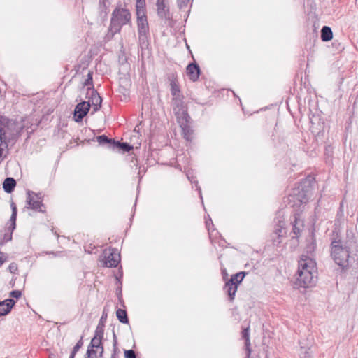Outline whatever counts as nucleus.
Segmentation results:
<instances>
[{
  "instance_id": "1",
  "label": "nucleus",
  "mask_w": 358,
  "mask_h": 358,
  "mask_svg": "<svg viewBox=\"0 0 358 358\" xmlns=\"http://www.w3.org/2000/svg\"><path fill=\"white\" fill-rule=\"evenodd\" d=\"M296 285L303 288L311 287L317 282L316 262L310 257L302 255L299 260Z\"/></svg>"
},
{
  "instance_id": "2",
  "label": "nucleus",
  "mask_w": 358,
  "mask_h": 358,
  "mask_svg": "<svg viewBox=\"0 0 358 358\" xmlns=\"http://www.w3.org/2000/svg\"><path fill=\"white\" fill-rule=\"evenodd\" d=\"M131 22V14L125 8L117 6L113 11L110 18V27L106 36V40L112 39L114 35L121 31L122 26Z\"/></svg>"
},
{
  "instance_id": "3",
  "label": "nucleus",
  "mask_w": 358,
  "mask_h": 358,
  "mask_svg": "<svg viewBox=\"0 0 358 358\" xmlns=\"http://www.w3.org/2000/svg\"><path fill=\"white\" fill-rule=\"evenodd\" d=\"M349 245L344 244L341 240H333L331 243V257L336 264L342 268L348 266L349 257L351 252Z\"/></svg>"
},
{
  "instance_id": "4",
  "label": "nucleus",
  "mask_w": 358,
  "mask_h": 358,
  "mask_svg": "<svg viewBox=\"0 0 358 358\" xmlns=\"http://www.w3.org/2000/svg\"><path fill=\"white\" fill-rule=\"evenodd\" d=\"M102 264L106 267H116L120 262V253L116 248H108L103 252Z\"/></svg>"
},
{
  "instance_id": "5",
  "label": "nucleus",
  "mask_w": 358,
  "mask_h": 358,
  "mask_svg": "<svg viewBox=\"0 0 358 358\" xmlns=\"http://www.w3.org/2000/svg\"><path fill=\"white\" fill-rule=\"evenodd\" d=\"M136 24L139 41L144 43L149 34L147 14L136 15Z\"/></svg>"
},
{
  "instance_id": "6",
  "label": "nucleus",
  "mask_w": 358,
  "mask_h": 358,
  "mask_svg": "<svg viewBox=\"0 0 358 358\" xmlns=\"http://www.w3.org/2000/svg\"><path fill=\"white\" fill-rule=\"evenodd\" d=\"M27 208H30L38 212H45V210L43 209V204L42 203V196L41 194H36L32 191H28L27 196Z\"/></svg>"
},
{
  "instance_id": "7",
  "label": "nucleus",
  "mask_w": 358,
  "mask_h": 358,
  "mask_svg": "<svg viewBox=\"0 0 358 358\" xmlns=\"http://www.w3.org/2000/svg\"><path fill=\"white\" fill-rule=\"evenodd\" d=\"M172 106L177 120L189 116L183 99L172 100Z\"/></svg>"
},
{
  "instance_id": "8",
  "label": "nucleus",
  "mask_w": 358,
  "mask_h": 358,
  "mask_svg": "<svg viewBox=\"0 0 358 358\" xmlns=\"http://www.w3.org/2000/svg\"><path fill=\"white\" fill-rule=\"evenodd\" d=\"M90 104L89 102L83 101L79 103L74 110V120L76 122H80L90 110Z\"/></svg>"
},
{
  "instance_id": "9",
  "label": "nucleus",
  "mask_w": 358,
  "mask_h": 358,
  "mask_svg": "<svg viewBox=\"0 0 358 358\" xmlns=\"http://www.w3.org/2000/svg\"><path fill=\"white\" fill-rule=\"evenodd\" d=\"M189 116L183 118L179 117V119L177 120L182 130L183 136L187 141H192L193 134V130L189 125Z\"/></svg>"
},
{
  "instance_id": "10",
  "label": "nucleus",
  "mask_w": 358,
  "mask_h": 358,
  "mask_svg": "<svg viewBox=\"0 0 358 358\" xmlns=\"http://www.w3.org/2000/svg\"><path fill=\"white\" fill-rule=\"evenodd\" d=\"M292 233L294 234L293 238H299L304 228L303 220L301 218L300 213H295L294 215V220L292 222Z\"/></svg>"
},
{
  "instance_id": "11",
  "label": "nucleus",
  "mask_w": 358,
  "mask_h": 358,
  "mask_svg": "<svg viewBox=\"0 0 358 358\" xmlns=\"http://www.w3.org/2000/svg\"><path fill=\"white\" fill-rule=\"evenodd\" d=\"M94 348H96V350L100 349V355H102V353L103 352L102 339L98 338L96 337L92 338L87 352L89 358H93L94 356L96 357V351L94 350Z\"/></svg>"
},
{
  "instance_id": "12",
  "label": "nucleus",
  "mask_w": 358,
  "mask_h": 358,
  "mask_svg": "<svg viewBox=\"0 0 358 358\" xmlns=\"http://www.w3.org/2000/svg\"><path fill=\"white\" fill-rule=\"evenodd\" d=\"M157 13L160 18L168 20L170 18L169 8L165 3V0H157Z\"/></svg>"
},
{
  "instance_id": "13",
  "label": "nucleus",
  "mask_w": 358,
  "mask_h": 358,
  "mask_svg": "<svg viewBox=\"0 0 358 358\" xmlns=\"http://www.w3.org/2000/svg\"><path fill=\"white\" fill-rule=\"evenodd\" d=\"M186 73L189 80L193 82L196 81L200 75V69L197 64L191 63L186 68Z\"/></svg>"
},
{
  "instance_id": "14",
  "label": "nucleus",
  "mask_w": 358,
  "mask_h": 358,
  "mask_svg": "<svg viewBox=\"0 0 358 358\" xmlns=\"http://www.w3.org/2000/svg\"><path fill=\"white\" fill-rule=\"evenodd\" d=\"M238 286L236 282L228 280L224 287V292L228 294L230 301H233L237 292Z\"/></svg>"
},
{
  "instance_id": "15",
  "label": "nucleus",
  "mask_w": 358,
  "mask_h": 358,
  "mask_svg": "<svg viewBox=\"0 0 358 358\" xmlns=\"http://www.w3.org/2000/svg\"><path fill=\"white\" fill-rule=\"evenodd\" d=\"M14 305L15 301L10 299L0 302V316L7 315Z\"/></svg>"
},
{
  "instance_id": "16",
  "label": "nucleus",
  "mask_w": 358,
  "mask_h": 358,
  "mask_svg": "<svg viewBox=\"0 0 358 358\" xmlns=\"http://www.w3.org/2000/svg\"><path fill=\"white\" fill-rule=\"evenodd\" d=\"M242 338L245 339V350L247 352V358H249L251 354L250 341V327L245 328L242 331Z\"/></svg>"
},
{
  "instance_id": "17",
  "label": "nucleus",
  "mask_w": 358,
  "mask_h": 358,
  "mask_svg": "<svg viewBox=\"0 0 358 358\" xmlns=\"http://www.w3.org/2000/svg\"><path fill=\"white\" fill-rule=\"evenodd\" d=\"M91 102L93 106V113L98 111L101 108L102 99L97 93V92H92Z\"/></svg>"
},
{
  "instance_id": "18",
  "label": "nucleus",
  "mask_w": 358,
  "mask_h": 358,
  "mask_svg": "<svg viewBox=\"0 0 358 358\" xmlns=\"http://www.w3.org/2000/svg\"><path fill=\"white\" fill-rule=\"evenodd\" d=\"M273 233H274V236L282 235L283 237L285 236L287 231L285 229V222L283 219L278 220Z\"/></svg>"
},
{
  "instance_id": "19",
  "label": "nucleus",
  "mask_w": 358,
  "mask_h": 358,
  "mask_svg": "<svg viewBox=\"0 0 358 358\" xmlns=\"http://www.w3.org/2000/svg\"><path fill=\"white\" fill-rule=\"evenodd\" d=\"M16 185V181L13 178H7L3 183V188L7 193H11Z\"/></svg>"
},
{
  "instance_id": "20",
  "label": "nucleus",
  "mask_w": 358,
  "mask_h": 358,
  "mask_svg": "<svg viewBox=\"0 0 358 358\" xmlns=\"http://www.w3.org/2000/svg\"><path fill=\"white\" fill-rule=\"evenodd\" d=\"M344 244L352 248L356 243V236L352 229H347L346 240L343 241Z\"/></svg>"
},
{
  "instance_id": "21",
  "label": "nucleus",
  "mask_w": 358,
  "mask_h": 358,
  "mask_svg": "<svg viewBox=\"0 0 358 358\" xmlns=\"http://www.w3.org/2000/svg\"><path fill=\"white\" fill-rule=\"evenodd\" d=\"M333 38V33L329 27L324 26L321 29V39L322 41H329Z\"/></svg>"
},
{
  "instance_id": "22",
  "label": "nucleus",
  "mask_w": 358,
  "mask_h": 358,
  "mask_svg": "<svg viewBox=\"0 0 358 358\" xmlns=\"http://www.w3.org/2000/svg\"><path fill=\"white\" fill-rule=\"evenodd\" d=\"M169 80L170 82L171 93L180 91L177 80V76L176 74L172 73L170 75L169 77Z\"/></svg>"
},
{
  "instance_id": "23",
  "label": "nucleus",
  "mask_w": 358,
  "mask_h": 358,
  "mask_svg": "<svg viewBox=\"0 0 358 358\" xmlns=\"http://www.w3.org/2000/svg\"><path fill=\"white\" fill-rule=\"evenodd\" d=\"M146 7L145 0H136V15H145Z\"/></svg>"
},
{
  "instance_id": "24",
  "label": "nucleus",
  "mask_w": 358,
  "mask_h": 358,
  "mask_svg": "<svg viewBox=\"0 0 358 358\" xmlns=\"http://www.w3.org/2000/svg\"><path fill=\"white\" fill-rule=\"evenodd\" d=\"M116 316L121 323L127 324L129 322L126 310L121 308L117 309L116 311Z\"/></svg>"
},
{
  "instance_id": "25",
  "label": "nucleus",
  "mask_w": 358,
  "mask_h": 358,
  "mask_svg": "<svg viewBox=\"0 0 358 358\" xmlns=\"http://www.w3.org/2000/svg\"><path fill=\"white\" fill-rule=\"evenodd\" d=\"M113 143L115 145V147L122 150L124 152H129L131 149H133V146L130 145L127 143H120L119 141L115 142L113 141Z\"/></svg>"
},
{
  "instance_id": "26",
  "label": "nucleus",
  "mask_w": 358,
  "mask_h": 358,
  "mask_svg": "<svg viewBox=\"0 0 358 358\" xmlns=\"http://www.w3.org/2000/svg\"><path fill=\"white\" fill-rule=\"evenodd\" d=\"M104 327L105 324L99 323L96 328L94 337L103 339L104 334Z\"/></svg>"
},
{
  "instance_id": "27",
  "label": "nucleus",
  "mask_w": 358,
  "mask_h": 358,
  "mask_svg": "<svg viewBox=\"0 0 358 358\" xmlns=\"http://www.w3.org/2000/svg\"><path fill=\"white\" fill-rule=\"evenodd\" d=\"M245 277V272H239L235 275H231L229 280H232V282H236L237 285L242 282Z\"/></svg>"
},
{
  "instance_id": "28",
  "label": "nucleus",
  "mask_w": 358,
  "mask_h": 358,
  "mask_svg": "<svg viewBox=\"0 0 358 358\" xmlns=\"http://www.w3.org/2000/svg\"><path fill=\"white\" fill-rule=\"evenodd\" d=\"M296 199L301 204H306L308 201V198L303 192H299V194L296 196Z\"/></svg>"
},
{
  "instance_id": "29",
  "label": "nucleus",
  "mask_w": 358,
  "mask_h": 358,
  "mask_svg": "<svg viewBox=\"0 0 358 358\" xmlns=\"http://www.w3.org/2000/svg\"><path fill=\"white\" fill-rule=\"evenodd\" d=\"M299 356L301 358H311L309 348L301 347Z\"/></svg>"
},
{
  "instance_id": "30",
  "label": "nucleus",
  "mask_w": 358,
  "mask_h": 358,
  "mask_svg": "<svg viewBox=\"0 0 358 358\" xmlns=\"http://www.w3.org/2000/svg\"><path fill=\"white\" fill-rule=\"evenodd\" d=\"M83 337L77 342L76 345L73 347V349L69 357L71 358H74L76 352L80 350V348L83 346Z\"/></svg>"
},
{
  "instance_id": "31",
  "label": "nucleus",
  "mask_w": 358,
  "mask_h": 358,
  "mask_svg": "<svg viewBox=\"0 0 358 358\" xmlns=\"http://www.w3.org/2000/svg\"><path fill=\"white\" fill-rule=\"evenodd\" d=\"M271 238L273 243L275 245H278L282 243L283 236L282 235L274 236V233H272L271 235Z\"/></svg>"
},
{
  "instance_id": "32",
  "label": "nucleus",
  "mask_w": 358,
  "mask_h": 358,
  "mask_svg": "<svg viewBox=\"0 0 358 358\" xmlns=\"http://www.w3.org/2000/svg\"><path fill=\"white\" fill-rule=\"evenodd\" d=\"M97 141L100 143V144H104V143H113V141H114L112 139H109L105 135H101V136H99L97 137Z\"/></svg>"
},
{
  "instance_id": "33",
  "label": "nucleus",
  "mask_w": 358,
  "mask_h": 358,
  "mask_svg": "<svg viewBox=\"0 0 358 358\" xmlns=\"http://www.w3.org/2000/svg\"><path fill=\"white\" fill-rule=\"evenodd\" d=\"M124 357L125 358H136L135 351L133 350H124Z\"/></svg>"
},
{
  "instance_id": "34",
  "label": "nucleus",
  "mask_w": 358,
  "mask_h": 358,
  "mask_svg": "<svg viewBox=\"0 0 358 358\" xmlns=\"http://www.w3.org/2000/svg\"><path fill=\"white\" fill-rule=\"evenodd\" d=\"M15 227H16V222H8V230L10 232L8 239L12 238V234H13L14 229H15Z\"/></svg>"
},
{
  "instance_id": "35",
  "label": "nucleus",
  "mask_w": 358,
  "mask_h": 358,
  "mask_svg": "<svg viewBox=\"0 0 358 358\" xmlns=\"http://www.w3.org/2000/svg\"><path fill=\"white\" fill-rule=\"evenodd\" d=\"M190 0H177L178 6L180 9L186 8Z\"/></svg>"
},
{
  "instance_id": "36",
  "label": "nucleus",
  "mask_w": 358,
  "mask_h": 358,
  "mask_svg": "<svg viewBox=\"0 0 358 358\" xmlns=\"http://www.w3.org/2000/svg\"><path fill=\"white\" fill-rule=\"evenodd\" d=\"M83 85H84V86H89V85H92V72L88 73L87 78L85 80Z\"/></svg>"
},
{
  "instance_id": "37",
  "label": "nucleus",
  "mask_w": 358,
  "mask_h": 358,
  "mask_svg": "<svg viewBox=\"0 0 358 358\" xmlns=\"http://www.w3.org/2000/svg\"><path fill=\"white\" fill-rule=\"evenodd\" d=\"M171 95L173 96L172 100L180 99H183L184 98V96H183V95H182V94L181 93L180 91H178V92H172Z\"/></svg>"
},
{
  "instance_id": "38",
  "label": "nucleus",
  "mask_w": 358,
  "mask_h": 358,
  "mask_svg": "<svg viewBox=\"0 0 358 358\" xmlns=\"http://www.w3.org/2000/svg\"><path fill=\"white\" fill-rule=\"evenodd\" d=\"M17 264L13 262L8 266V270L11 273H15L17 271Z\"/></svg>"
},
{
  "instance_id": "39",
  "label": "nucleus",
  "mask_w": 358,
  "mask_h": 358,
  "mask_svg": "<svg viewBox=\"0 0 358 358\" xmlns=\"http://www.w3.org/2000/svg\"><path fill=\"white\" fill-rule=\"evenodd\" d=\"M10 296L18 299L21 296V292L19 290H13L10 294Z\"/></svg>"
},
{
  "instance_id": "40",
  "label": "nucleus",
  "mask_w": 358,
  "mask_h": 358,
  "mask_svg": "<svg viewBox=\"0 0 358 358\" xmlns=\"http://www.w3.org/2000/svg\"><path fill=\"white\" fill-rule=\"evenodd\" d=\"M7 260V257L2 252H0V267Z\"/></svg>"
},
{
  "instance_id": "41",
  "label": "nucleus",
  "mask_w": 358,
  "mask_h": 358,
  "mask_svg": "<svg viewBox=\"0 0 358 358\" xmlns=\"http://www.w3.org/2000/svg\"><path fill=\"white\" fill-rule=\"evenodd\" d=\"M106 319H107V313H106V311L104 310L99 323L105 324Z\"/></svg>"
},
{
  "instance_id": "42",
  "label": "nucleus",
  "mask_w": 358,
  "mask_h": 358,
  "mask_svg": "<svg viewBox=\"0 0 358 358\" xmlns=\"http://www.w3.org/2000/svg\"><path fill=\"white\" fill-rule=\"evenodd\" d=\"M10 206L12 208V214L17 215V207L15 204L13 202Z\"/></svg>"
},
{
  "instance_id": "43",
  "label": "nucleus",
  "mask_w": 358,
  "mask_h": 358,
  "mask_svg": "<svg viewBox=\"0 0 358 358\" xmlns=\"http://www.w3.org/2000/svg\"><path fill=\"white\" fill-rule=\"evenodd\" d=\"M10 206L12 208V214L17 215V207L15 204L13 202Z\"/></svg>"
},
{
  "instance_id": "44",
  "label": "nucleus",
  "mask_w": 358,
  "mask_h": 358,
  "mask_svg": "<svg viewBox=\"0 0 358 358\" xmlns=\"http://www.w3.org/2000/svg\"><path fill=\"white\" fill-rule=\"evenodd\" d=\"M17 215L11 214L9 222H16Z\"/></svg>"
},
{
  "instance_id": "45",
  "label": "nucleus",
  "mask_w": 358,
  "mask_h": 358,
  "mask_svg": "<svg viewBox=\"0 0 358 358\" xmlns=\"http://www.w3.org/2000/svg\"><path fill=\"white\" fill-rule=\"evenodd\" d=\"M8 238H9V234H5V238H6L7 240H9Z\"/></svg>"
},
{
  "instance_id": "46",
  "label": "nucleus",
  "mask_w": 358,
  "mask_h": 358,
  "mask_svg": "<svg viewBox=\"0 0 358 358\" xmlns=\"http://www.w3.org/2000/svg\"><path fill=\"white\" fill-rule=\"evenodd\" d=\"M198 190H199V194H200V197L202 198L201 193V188L198 187Z\"/></svg>"
},
{
  "instance_id": "47",
  "label": "nucleus",
  "mask_w": 358,
  "mask_h": 358,
  "mask_svg": "<svg viewBox=\"0 0 358 358\" xmlns=\"http://www.w3.org/2000/svg\"><path fill=\"white\" fill-rule=\"evenodd\" d=\"M222 273H223V275H224L226 276L227 275V273H226L225 270L222 271Z\"/></svg>"
},
{
  "instance_id": "48",
  "label": "nucleus",
  "mask_w": 358,
  "mask_h": 358,
  "mask_svg": "<svg viewBox=\"0 0 358 358\" xmlns=\"http://www.w3.org/2000/svg\"><path fill=\"white\" fill-rule=\"evenodd\" d=\"M111 358H117L115 354L112 355Z\"/></svg>"
},
{
  "instance_id": "49",
  "label": "nucleus",
  "mask_w": 358,
  "mask_h": 358,
  "mask_svg": "<svg viewBox=\"0 0 358 358\" xmlns=\"http://www.w3.org/2000/svg\"><path fill=\"white\" fill-rule=\"evenodd\" d=\"M1 93V90L0 89V94Z\"/></svg>"
},
{
  "instance_id": "50",
  "label": "nucleus",
  "mask_w": 358,
  "mask_h": 358,
  "mask_svg": "<svg viewBox=\"0 0 358 358\" xmlns=\"http://www.w3.org/2000/svg\"><path fill=\"white\" fill-rule=\"evenodd\" d=\"M69 358H71V357H69Z\"/></svg>"
},
{
  "instance_id": "51",
  "label": "nucleus",
  "mask_w": 358,
  "mask_h": 358,
  "mask_svg": "<svg viewBox=\"0 0 358 358\" xmlns=\"http://www.w3.org/2000/svg\"><path fill=\"white\" fill-rule=\"evenodd\" d=\"M50 358H52V357H50Z\"/></svg>"
}]
</instances>
